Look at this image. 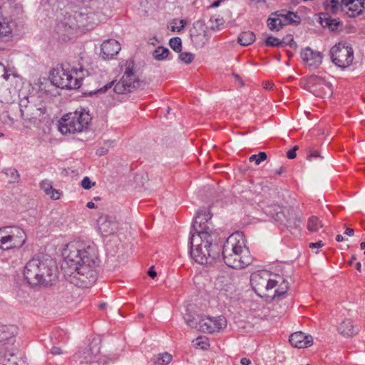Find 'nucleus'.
Segmentation results:
<instances>
[{
	"instance_id": "obj_1",
	"label": "nucleus",
	"mask_w": 365,
	"mask_h": 365,
	"mask_svg": "<svg viewBox=\"0 0 365 365\" xmlns=\"http://www.w3.org/2000/svg\"><path fill=\"white\" fill-rule=\"evenodd\" d=\"M63 267L68 268L71 283L88 287L97 279L95 268L99 264L98 249L93 242L73 241L68 243L62 251Z\"/></svg>"
},
{
	"instance_id": "obj_2",
	"label": "nucleus",
	"mask_w": 365,
	"mask_h": 365,
	"mask_svg": "<svg viewBox=\"0 0 365 365\" xmlns=\"http://www.w3.org/2000/svg\"><path fill=\"white\" fill-rule=\"evenodd\" d=\"M24 275L32 287L51 285L56 279V267L52 259L38 255L26 264Z\"/></svg>"
},
{
	"instance_id": "obj_3",
	"label": "nucleus",
	"mask_w": 365,
	"mask_h": 365,
	"mask_svg": "<svg viewBox=\"0 0 365 365\" xmlns=\"http://www.w3.org/2000/svg\"><path fill=\"white\" fill-rule=\"evenodd\" d=\"M222 253L224 262L234 269H243L253 261L241 232H235L227 237L222 247Z\"/></svg>"
},
{
	"instance_id": "obj_4",
	"label": "nucleus",
	"mask_w": 365,
	"mask_h": 365,
	"mask_svg": "<svg viewBox=\"0 0 365 365\" xmlns=\"http://www.w3.org/2000/svg\"><path fill=\"white\" fill-rule=\"evenodd\" d=\"M218 233L202 235H191L189 238L190 255L195 261L201 264L211 263L216 257L213 248L218 239Z\"/></svg>"
},
{
	"instance_id": "obj_5",
	"label": "nucleus",
	"mask_w": 365,
	"mask_h": 365,
	"mask_svg": "<svg viewBox=\"0 0 365 365\" xmlns=\"http://www.w3.org/2000/svg\"><path fill=\"white\" fill-rule=\"evenodd\" d=\"M50 83L60 88L77 89L82 84V77L77 69H71L63 66L53 69L50 73Z\"/></svg>"
},
{
	"instance_id": "obj_6",
	"label": "nucleus",
	"mask_w": 365,
	"mask_h": 365,
	"mask_svg": "<svg viewBox=\"0 0 365 365\" xmlns=\"http://www.w3.org/2000/svg\"><path fill=\"white\" fill-rule=\"evenodd\" d=\"M88 113L76 111L65 115L58 123V130L63 135L82 132L91 120Z\"/></svg>"
},
{
	"instance_id": "obj_7",
	"label": "nucleus",
	"mask_w": 365,
	"mask_h": 365,
	"mask_svg": "<svg viewBox=\"0 0 365 365\" xmlns=\"http://www.w3.org/2000/svg\"><path fill=\"white\" fill-rule=\"evenodd\" d=\"M19 108L23 120L31 124L37 125L46 118V107L42 101L34 102L28 99L22 100Z\"/></svg>"
},
{
	"instance_id": "obj_8",
	"label": "nucleus",
	"mask_w": 365,
	"mask_h": 365,
	"mask_svg": "<svg viewBox=\"0 0 365 365\" xmlns=\"http://www.w3.org/2000/svg\"><path fill=\"white\" fill-rule=\"evenodd\" d=\"M26 241L24 231L18 227L0 228V250L20 248Z\"/></svg>"
},
{
	"instance_id": "obj_9",
	"label": "nucleus",
	"mask_w": 365,
	"mask_h": 365,
	"mask_svg": "<svg viewBox=\"0 0 365 365\" xmlns=\"http://www.w3.org/2000/svg\"><path fill=\"white\" fill-rule=\"evenodd\" d=\"M145 83L140 81L133 71V63L128 62L120 80L114 85L113 91L118 94L133 92L138 88H144Z\"/></svg>"
},
{
	"instance_id": "obj_10",
	"label": "nucleus",
	"mask_w": 365,
	"mask_h": 365,
	"mask_svg": "<svg viewBox=\"0 0 365 365\" xmlns=\"http://www.w3.org/2000/svg\"><path fill=\"white\" fill-rule=\"evenodd\" d=\"M250 284L255 293L262 297L269 296V292L278 285L279 281L271 279L269 272L261 270L252 274Z\"/></svg>"
},
{
	"instance_id": "obj_11",
	"label": "nucleus",
	"mask_w": 365,
	"mask_h": 365,
	"mask_svg": "<svg viewBox=\"0 0 365 365\" xmlns=\"http://www.w3.org/2000/svg\"><path fill=\"white\" fill-rule=\"evenodd\" d=\"M301 18L297 13L284 10L277 11L270 14L267 19V26L272 31H279L287 25H298Z\"/></svg>"
},
{
	"instance_id": "obj_12",
	"label": "nucleus",
	"mask_w": 365,
	"mask_h": 365,
	"mask_svg": "<svg viewBox=\"0 0 365 365\" xmlns=\"http://www.w3.org/2000/svg\"><path fill=\"white\" fill-rule=\"evenodd\" d=\"M211 218L212 214L209 209L205 207L200 209L194 218L190 235H202L204 234L211 235L218 233L213 228V225L210 221Z\"/></svg>"
},
{
	"instance_id": "obj_13",
	"label": "nucleus",
	"mask_w": 365,
	"mask_h": 365,
	"mask_svg": "<svg viewBox=\"0 0 365 365\" xmlns=\"http://www.w3.org/2000/svg\"><path fill=\"white\" fill-rule=\"evenodd\" d=\"M331 61L338 67H349L354 60V51L351 46L346 43H339L330 50Z\"/></svg>"
},
{
	"instance_id": "obj_14",
	"label": "nucleus",
	"mask_w": 365,
	"mask_h": 365,
	"mask_svg": "<svg viewBox=\"0 0 365 365\" xmlns=\"http://www.w3.org/2000/svg\"><path fill=\"white\" fill-rule=\"evenodd\" d=\"M304 88L316 96L325 97L332 94V86L323 78L311 76L306 79Z\"/></svg>"
},
{
	"instance_id": "obj_15",
	"label": "nucleus",
	"mask_w": 365,
	"mask_h": 365,
	"mask_svg": "<svg viewBox=\"0 0 365 365\" xmlns=\"http://www.w3.org/2000/svg\"><path fill=\"white\" fill-rule=\"evenodd\" d=\"M272 213L273 219L284 225L290 230H297L300 225V219L293 209L277 207Z\"/></svg>"
},
{
	"instance_id": "obj_16",
	"label": "nucleus",
	"mask_w": 365,
	"mask_h": 365,
	"mask_svg": "<svg viewBox=\"0 0 365 365\" xmlns=\"http://www.w3.org/2000/svg\"><path fill=\"white\" fill-rule=\"evenodd\" d=\"M99 352L98 344L81 349L73 356V365H96Z\"/></svg>"
},
{
	"instance_id": "obj_17",
	"label": "nucleus",
	"mask_w": 365,
	"mask_h": 365,
	"mask_svg": "<svg viewBox=\"0 0 365 365\" xmlns=\"http://www.w3.org/2000/svg\"><path fill=\"white\" fill-rule=\"evenodd\" d=\"M190 36L195 48H202L209 40L208 28L204 21L194 22L190 30Z\"/></svg>"
},
{
	"instance_id": "obj_18",
	"label": "nucleus",
	"mask_w": 365,
	"mask_h": 365,
	"mask_svg": "<svg viewBox=\"0 0 365 365\" xmlns=\"http://www.w3.org/2000/svg\"><path fill=\"white\" fill-rule=\"evenodd\" d=\"M96 14L94 13H86V12H76L73 17H69L67 21L64 24L66 26H68V28L72 30L82 28L86 29H91L94 25L97 24L98 22L88 21V19H94Z\"/></svg>"
},
{
	"instance_id": "obj_19",
	"label": "nucleus",
	"mask_w": 365,
	"mask_h": 365,
	"mask_svg": "<svg viewBox=\"0 0 365 365\" xmlns=\"http://www.w3.org/2000/svg\"><path fill=\"white\" fill-rule=\"evenodd\" d=\"M300 55L304 63L311 69L317 68L322 63L323 54L310 47L304 48Z\"/></svg>"
},
{
	"instance_id": "obj_20",
	"label": "nucleus",
	"mask_w": 365,
	"mask_h": 365,
	"mask_svg": "<svg viewBox=\"0 0 365 365\" xmlns=\"http://www.w3.org/2000/svg\"><path fill=\"white\" fill-rule=\"evenodd\" d=\"M98 225L99 231L104 236L113 235L118 230V222L113 216H101L98 220Z\"/></svg>"
},
{
	"instance_id": "obj_21",
	"label": "nucleus",
	"mask_w": 365,
	"mask_h": 365,
	"mask_svg": "<svg viewBox=\"0 0 365 365\" xmlns=\"http://www.w3.org/2000/svg\"><path fill=\"white\" fill-rule=\"evenodd\" d=\"M344 15L355 18L363 14L365 9V0H342Z\"/></svg>"
},
{
	"instance_id": "obj_22",
	"label": "nucleus",
	"mask_w": 365,
	"mask_h": 365,
	"mask_svg": "<svg viewBox=\"0 0 365 365\" xmlns=\"http://www.w3.org/2000/svg\"><path fill=\"white\" fill-rule=\"evenodd\" d=\"M101 49L103 59H112L120 51V45L115 39H108L102 43Z\"/></svg>"
},
{
	"instance_id": "obj_23",
	"label": "nucleus",
	"mask_w": 365,
	"mask_h": 365,
	"mask_svg": "<svg viewBox=\"0 0 365 365\" xmlns=\"http://www.w3.org/2000/svg\"><path fill=\"white\" fill-rule=\"evenodd\" d=\"M289 340L292 346L299 349L309 346L313 343L312 336L306 335L302 331H297L291 334Z\"/></svg>"
},
{
	"instance_id": "obj_24",
	"label": "nucleus",
	"mask_w": 365,
	"mask_h": 365,
	"mask_svg": "<svg viewBox=\"0 0 365 365\" xmlns=\"http://www.w3.org/2000/svg\"><path fill=\"white\" fill-rule=\"evenodd\" d=\"M323 6L327 14L337 15L339 14H344V6L342 0H324Z\"/></svg>"
},
{
	"instance_id": "obj_25",
	"label": "nucleus",
	"mask_w": 365,
	"mask_h": 365,
	"mask_svg": "<svg viewBox=\"0 0 365 365\" xmlns=\"http://www.w3.org/2000/svg\"><path fill=\"white\" fill-rule=\"evenodd\" d=\"M359 329L349 319L343 320L338 327V331L345 337L352 336L358 333Z\"/></svg>"
},
{
	"instance_id": "obj_26",
	"label": "nucleus",
	"mask_w": 365,
	"mask_h": 365,
	"mask_svg": "<svg viewBox=\"0 0 365 365\" xmlns=\"http://www.w3.org/2000/svg\"><path fill=\"white\" fill-rule=\"evenodd\" d=\"M227 326V320L223 316L210 317L211 334L220 331Z\"/></svg>"
},
{
	"instance_id": "obj_27",
	"label": "nucleus",
	"mask_w": 365,
	"mask_h": 365,
	"mask_svg": "<svg viewBox=\"0 0 365 365\" xmlns=\"http://www.w3.org/2000/svg\"><path fill=\"white\" fill-rule=\"evenodd\" d=\"M16 329V328L14 326H0V342L13 338L15 334Z\"/></svg>"
},
{
	"instance_id": "obj_28",
	"label": "nucleus",
	"mask_w": 365,
	"mask_h": 365,
	"mask_svg": "<svg viewBox=\"0 0 365 365\" xmlns=\"http://www.w3.org/2000/svg\"><path fill=\"white\" fill-rule=\"evenodd\" d=\"M255 40V34L252 31H243L237 38L238 43L244 46L252 44Z\"/></svg>"
},
{
	"instance_id": "obj_29",
	"label": "nucleus",
	"mask_w": 365,
	"mask_h": 365,
	"mask_svg": "<svg viewBox=\"0 0 365 365\" xmlns=\"http://www.w3.org/2000/svg\"><path fill=\"white\" fill-rule=\"evenodd\" d=\"M277 279L279 284L278 285V287L273 291V298L283 295L289 289V284L286 280L279 276H277Z\"/></svg>"
},
{
	"instance_id": "obj_30",
	"label": "nucleus",
	"mask_w": 365,
	"mask_h": 365,
	"mask_svg": "<svg viewBox=\"0 0 365 365\" xmlns=\"http://www.w3.org/2000/svg\"><path fill=\"white\" fill-rule=\"evenodd\" d=\"M323 15H324V17H322V16L320 17V22H321L322 25L324 27H328L329 29H330L332 31L336 30L339 24V21L336 19H333L330 16H327V14H323Z\"/></svg>"
},
{
	"instance_id": "obj_31",
	"label": "nucleus",
	"mask_w": 365,
	"mask_h": 365,
	"mask_svg": "<svg viewBox=\"0 0 365 365\" xmlns=\"http://www.w3.org/2000/svg\"><path fill=\"white\" fill-rule=\"evenodd\" d=\"M172 358L171 354L168 352H164L155 355L152 358V361L154 364L158 365H167L171 361Z\"/></svg>"
},
{
	"instance_id": "obj_32",
	"label": "nucleus",
	"mask_w": 365,
	"mask_h": 365,
	"mask_svg": "<svg viewBox=\"0 0 365 365\" xmlns=\"http://www.w3.org/2000/svg\"><path fill=\"white\" fill-rule=\"evenodd\" d=\"M0 19V20H1ZM12 29L8 22L0 21V38L1 40H6L11 37Z\"/></svg>"
},
{
	"instance_id": "obj_33",
	"label": "nucleus",
	"mask_w": 365,
	"mask_h": 365,
	"mask_svg": "<svg viewBox=\"0 0 365 365\" xmlns=\"http://www.w3.org/2000/svg\"><path fill=\"white\" fill-rule=\"evenodd\" d=\"M170 51L168 48L159 46L158 47L153 53V58L158 61H163L168 58Z\"/></svg>"
},
{
	"instance_id": "obj_34",
	"label": "nucleus",
	"mask_w": 365,
	"mask_h": 365,
	"mask_svg": "<svg viewBox=\"0 0 365 365\" xmlns=\"http://www.w3.org/2000/svg\"><path fill=\"white\" fill-rule=\"evenodd\" d=\"M322 226V224L317 217L312 216L309 218L307 222V229L309 231L312 232H317Z\"/></svg>"
},
{
	"instance_id": "obj_35",
	"label": "nucleus",
	"mask_w": 365,
	"mask_h": 365,
	"mask_svg": "<svg viewBox=\"0 0 365 365\" xmlns=\"http://www.w3.org/2000/svg\"><path fill=\"white\" fill-rule=\"evenodd\" d=\"M210 317H207L199 319L197 329L205 333L211 334Z\"/></svg>"
},
{
	"instance_id": "obj_36",
	"label": "nucleus",
	"mask_w": 365,
	"mask_h": 365,
	"mask_svg": "<svg viewBox=\"0 0 365 365\" xmlns=\"http://www.w3.org/2000/svg\"><path fill=\"white\" fill-rule=\"evenodd\" d=\"M4 173L10 178V182L14 183L19 181V174L15 168H9L4 170Z\"/></svg>"
},
{
	"instance_id": "obj_37",
	"label": "nucleus",
	"mask_w": 365,
	"mask_h": 365,
	"mask_svg": "<svg viewBox=\"0 0 365 365\" xmlns=\"http://www.w3.org/2000/svg\"><path fill=\"white\" fill-rule=\"evenodd\" d=\"M284 41H281L279 38L274 37L272 36H269L265 40V44L267 46H284Z\"/></svg>"
},
{
	"instance_id": "obj_38",
	"label": "nucleus",
	"mask_w": 365,
	"mask_h": 365,
	"mask_svg": "<svg viewBox=\"0 0 365 365\" xmlns=\"http://www.w3.org/2000/svg\"><path fill=\"white\" fill-rule=\"evenodd\" d=\"M4 365H27V364L24 359H19L14 355H11V358L4 361Z\"/></svg>"
},
{
	"instance_id": "obj_39",
	"label": "nucleus",
	"mask_w": 365,
	"mask_h": 365,
	"mask_svg": "<svg viewBox=\"0 0 365 365\" xmlns=\"http://www.w3.org/2000/svg\"><path fill=\"white\" fill-rule=\"evenodd\" d=\"M169 45L175 51L180 52L182 48V41L179 37H174L170 40Z\"/></svg>"
},
{
	"instance_id": "obj_40",
	"label": "nucleus",
	"mask_w": 365,
	"mask_h": 365,
	"mask_svg": "<svg viewBox=\"0 0 365 365\" xmlns=\"http://www.w3.org/2000/svg\"><path fill=\"white\" fill-rule=\"evenodd\" d=\"M194 54L190 52H181L179 54V59L186 64L190 63L194 59Z\"/></svg>"
},
{
	"instance_id": "obj_41",
	"label": "nucleus",
	"mask_w": 365,
	"mask_h": 365,
	"mask_svg": "<svg viewBox=\"0 0 365 365\" xmlns=\"http://www.w3.org/2000/svg\"><path fill=\"white\" fill-rule=\"evenodd\" d=\"M210 29L213 31L220 30V26L223 25L222 18H211L210 19Z\"/></svg>"
},
{
	"instance_id": "obj_42",
	"label": "nucleus",
	"mask_w": 365,
	"mask_h": 365,
	"mask_svg": "<svg viewBox=\"0 0 365 365\" xmlns=\"http://www.w3.org/2000/svg\"><path fill=\"white\" fill-rule=\"evenodd\" d=\"M267 154L264 152H260L258 155H252L250 157V162L255 161L256 165H259L261 162L267 158Z\"/></svg>"
},
{
	"instance_id": "obj_43",
	"label": "nucleus",
	"mask_w": 365,
	"mask_h": 365,
	"mask_svg": "<svg viewBox=\"0 0 365 365\" xmlns=\"http://www.w3.org/2000/svg\"><path fill=\"white\" fill-rule=\"evenodd\" d=\"M185 320L190 327L197 329L199 320H197L194 317L190 314H186Z\"/></svg>"
},
{
	"instance_id": "obj_44",
	"label": "nucleus",
	"mask_w": 365,
	"mask_h": 365,
	"mask_svg": "<svg viewBox=\"0 0 365 365\" xmlns=\"http://www.w3.org/2000/svg\"><path fill=\"white\" fill-rule=\"evenodd\" d=\"M94 185L95 182H92L88 177H84L81 181V186L86 190L91 188Z\"/></svg>"
},
{
	"instance_id": "obj_45",
	"label": "nucleus",
	"mask_w": 365,
	"mask_h": 365,
	"mask_svg": "<svg viewBox=\"0 0 365 365\" xmlns=\"http://www.w3.org/2000/svg\"><path fill=\"white\" fill-rule=\"evenodd\" d=\"M195 341V345L197 346H200L202 349H207V348L209 346L207 341H204L202 337H197Z\"/></svg>"
},
{
	"instance_id": "obj_46",
	"label": "nucleus",
	"mask_w": 365,
	"mask_h": 365,
	"mask_svg": "<svg viewBox=\"0 0 365 365\" xmlns=\"http://www.w3.org/2000/svg\"><path fill=\"white\" fill-rule=\"evenodd\" d=\"M61 193L60 192L59 190L53 188L51 192H48V196L52 199V200H58L60 197H61Z\"/></svg>"
},
{
	"instance_id": "obj_47",
	"label": "nucleus",
	"mask_w": 365,
	"mask_h": 365,
	"mask_svg": "<svg viewBox=\"0 0 365 365\" xmlns=\"http://www.w3.org/2000/svg\"><path fill=\"white\" fill-rule=\"evenodd\" d=\"M41 188L45 192H47L48 189L52 186L51 182L45 180H43L40 184Z\"/></svg>"
},
{
	"instance_id": "obj_48",
	"label": "nucleus",
	"mask_w": 365,
	"mask_h": 365,
	"mask_svg": "<svg viewBox=\"0 0 365 365\" xmlns=\"http://www.w3.org/2000/svg\"><path fill=\"white\" fill-rule=\"evenodd\" d=\"M299 149V147L295 145L292 149L289 150L287 153V157L289 158V159H294L296 158L297 156V154H296V152L297 150Z\"/></svg>"
},
{
	"instance_id": "obj_49",
	"label": "nucleus",
	"mask_w": 365,
	"mask_h": 365,
	"mask_svg": "<svg viewBox=\"0 0 365 365\" xmlns=\"http://www.w3.org/2000/svg\"><path fill=\"white\" fill-rule=\"evenodd\" d=\"M322 158L319 153L317 151V150H310L309 151V155H308V159L309 160H312V158Z\"/></svg>"
},
{
	"instance_id": "obj_50",
	"label": "nucleus",
	"mask_w": 365,
	"mask_h": 365,
	"mask_svg": "<svg viewBox=\"0 0 365 365\" xmlns=\"http://www.w3.org/2000/svg\"><path fill=\"white\" fill-rule=\"evenodd\" d=\"M113 85H114V82L111 81L109 83H107L106 85H105L103 87L101 88L98 90V92H100V93H105L108 89L111 88L113 86Z\"/></svg>"
},
{
	"instance_id": "obj_51",
	"label": "nucleus",
	"mask_w": 365,
	"mask_h": 365,
	"mask_svg": "<svg viewBox=\"0 0 365 365\" xmlns=\"http://www.w3.org/2000/svg\"><path fill=\"white\" fill-rule=\"evenodd\" d=\"M51 353L53 354V355H59V354H63V350L59 348V347H57V346H53L51 349Z\"/></svg>"
},
{
	"instance_id": "obj_52",
	"label": "nucleus",
	"mask_w": 365,
	"mask_h": 365,
	"mask_svg": "<svg viewBox=\"0 0 365 365\" xmlns=\"http://www.w3.org/2000/svg\"><path fill=\"white\" fill-rule=\"evenodd\" d=\"M324 245V244L322 242V241H318L317 242H311L309 244L310 248H320L322 247Z\"/></svg>"
},
{
	"instance_id": "obj_53",
	"label": "nucleus",
	"mask_w": 365,
	"mask_h": 365,
	"mask_svg": "<svg viewBox=\"0 0 365 365\" xmlns=\"http://www.w3.org/2000/svg\"><path fill=\"white\" fill-rule=\"evenodd\" d=\"M288 38H289L288 45L293 48H296L297 45V43L294 41L293 37L291 35L288 36Z\"/></svg>"
},
{
	"instance_id": "obj_54",
	"label": "nucleus",
	"mask_w": 365,
	"mask_h": 365,
	"mask_svg": "<svg viewBox=\"0 0 365 365\" xmlns=\"http://www.w3.org/2000/svg\"><path fill=\"white\" fill-rule=\"evenodd\" d=\"M148 274L153 279H154L157 274L155 271L153 269V267H150L148 272Z\"/></svg>"
},
{
	"instance_id": "obj_55",
	"label": "nucleus",
	"mask_w": 365,
	"mask_h": 365,
	"mask_svg": "<svg viewBox=\"0 0 365 365\" xmlns=\"http://www.w3.org/2000/svg\"><path fill=\"white\" fill-rule=\"evenodd\" d=\"M241 365H250L251 361L247 358H242L240 360Z\"/></svg>"
},
{
	"instance_id": "obj_56",
	"label": "nucleus",
	"mask_w": 365,
	"mask_h": 365,
	"mask_svg": "<svg viewBox=\"0 0 365 365\" xmlns=\"http://www.w3.org/2000/svg\"><path fill=\"white\" fill-rule=\"evenodd\" d=\"M180 26H178L176 27L177 31H180V30H182L184 28L185 25L186 24V21L185 20H180Z\"/></svg>"
},
{
	"instance_id": "obj_57",
	"label": "nucleus",
	"mask_w": 365,
	"mask_h": 365,
	"mask_svg": "<svg viewBox=\"0 0 365 365\" xmlns=\"http://www.w3.org/2000/svg\"><path fill=\"white\" fill-rule=\"evenodd\" d=\"M274 86V83H272V82H266L264 84V88L267 90H269L271 88H272Z\"/></svg>"
},
{
	"instance_id": "obj_58",
	"label": "nucleus",
	"mask_w": 365,
	"mask_h": 365,
	"mask_svg": "<svg viewBox=\"0 0 365 365\" xmlns=\"http://www.w3.org/2000/svg\"><path fill=\"white\" fill-rule=\"evenodd\" d=\"M344 233L349 236H352L354 233V230L351 228H346Z\"/></svg>"
},
{
	"instance_id": "obj_59",
	"label": "nucleus",
	"mask_w": 365,
	"mask_h": 365,
	"mask_svg": "<svg viewBox=\"0 0 365 365\" xmlns=\"http://www.w3.org/2000/svg\"><path fill=\"white\" fill-rule=\"evenodd\" d=\"M87 207L93 209L96 207L95 203L93 202H88L86 205Z\"/></svg>"
},
{
	"instance_id": "obj_60",
	"label": "nucleus",
	"mask_w": 365,
	"mask_h": 365,
	"mask_svg": "<svg viewBox=\"0 0 365 365\" xmlns=\"http://www.w3.org/2000/svg\"><path fill=\"white\" fill-rule=\"evenodd\" d=\"M284 172V168L282 167L279 168V169H277L275 173L278 175H281Z\"/></svg>"
},
{
	"instance_id": "obj_61",
	"label": "nucleus",
	"mask_w": 365,
	"mask_h": 365,
	"mask_svg": "<svg viewBox=\"0 0 365 365\" xmlns=\"http://www.w3.org/2000/svg\"><path fill=\"white\" fill-rule=\"evenodd\" d=\"M344 240V237H343V236H342V235H336V240L337 242H341V241H343Z\"/></svg>"
},
{
	"instance_id": "obj_62",
	"label": "nucleus",
	"mask_w": 365,
	"mask_h": 365,
	"mask_svg": "<svg viewBox=\"0 0 365 365\" xmlns=\"http://www.w3.org/2000/svg\"><path fill=\"white\" fill-rule=\"evenodd\" d=\"M289 38H288V36L283 38L282 41H284L285 43H284V46L288 45Z\"/></svg>"
},
{
	"instance_id": "obj_63",
	"label": "nucleus",
	"mask_w": 365,
	"mask_h": 365,
	"mask_svg": "<svg viewBox=\"0 0 365 365\" xmlns=\"http://www.w3.org/2000/svg\"><path fill=\"white\" fill-rule=\"evenodd\" d=\"M356 269L358 271H359V272H361V262H357V263L356 264Z\"/></svg>"
},
{
	"instance_id": "obj_64",
	"label": "nucleus",
	"mask_w": 365,
	"mask_h": 365,
	"mask_svg": "<svg viewBox=\"0 0 365 365\" xmlns=\"http://www.w3.org/2000/svg\"><path fill=\"white\" fill-rule=\"evenodd\" d=\"M356 259L355 255H353L351 259L348 262L349 265H352L354 261Z\"/></svg>"
}]
</instances>
